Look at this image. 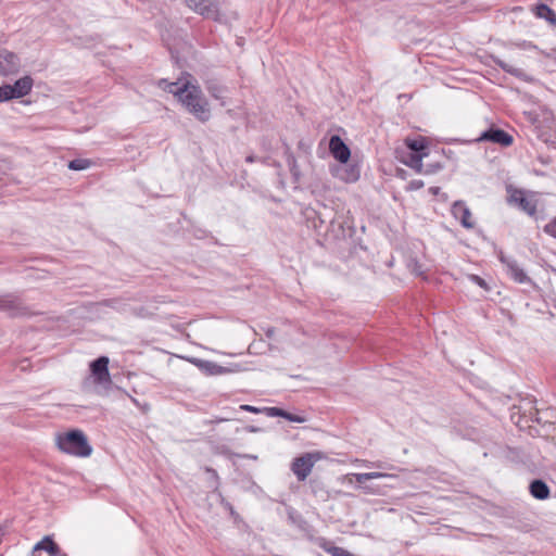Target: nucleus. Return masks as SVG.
I'll return each instance as SVG.
<instances>
[{
	"mask_svg": "<svg viewBox=\"0 0 556 556\" xmlns=\"http://www.w3.org/2000/svg\"><path fill=\"white\" fill-rule=\"evenodd\" d=\"M479 141H491L494 143H498L502 147H509L514 139L513 137L503 129L500 128H490L481 134L478 139Z\"/></svg>",
	"mask_w": 556,
	"mask_h": 556,
	"instance_id": "nucleus-9",
	"label": "nucleus"
},
{
	"mask_svg": "<svg viewBox=\"0 0 556 556\" xmlns=\"http://www.w3.org/2000/svg\"><path fill=\"white\" fill-rule=\"evenodd\" d=\"M357 178H358V173H357L354 168H352V169L348 173V176H346V177H344V179H345L346 181H355V180H357Z\"/></svg>",
	"mask_w": 556,
	"mask_h": 556,
	"instance_id": "nucleus-30",
	"label": "nucleus"
},
{
	"mask_svg": "<svg viewBox=\"0 0 556 556\" xmlns=\"http://www.w3.org/2000/svg\"><path fill=\"white\" fill-rule=\"evenodd\" d=\"M363 490H365L366 493H368V486H361Z\"/></svg>",
	"mask_w": 556,
	"mask_h": 556,
	"instance_id": "nucleus-38",
	"label": "nucleus"
},
{
	"mask_svg": "<svg viewBox=\"0 0 556 556\" xmlns=\"http://www.w3.org/2000/svg\"><path fill=\"white\" fill-rule=\"evenodd\" d=\"M186 5L193 12L205 18L214 21L220 20V10L218 0H184Z\"/></svg>",
	"mask_w": 556,
	"mask_h": 556,
	"instance_id": "nucleus-5",
	"label": "nucleus"
},
{
	"mask_svg": "<svg viewBox=\"0 0 556 556\" xmlns=\"http://www.w3.org/2000/svg\"><path fill=\"white\" fill-rule=\"evenodd\" d=\"M56 445L62 452L79 457H87L92 452L86 435L77 429L59 434L56 437Z\"/></svg>",
	"mask_w": 556,
	"mask_h": 556,
	"instance_id": "nucleus-2",
	"label": "nucleus"
},
{
	"mask_svg": "<svg viewBox=\"0 0 556 556\" xmlns=\"http://www.w3.org/2000/svg\"><path fill=\"white\" fill-rule=\"evenodd\" d=\"M544 231L556 239V217L544 226Z\"/></svg>",
	"mask_w": 556,
	"mask_h": 556,
	"instance_id": "nucleus-27",
	"label": "nucleus"
},
{
	"mask_svg": "<svg viewBox=\"0 0 556 556\" xmlns=\"http://www.w3.org/2000/svg\"><path fill=\"white\" fill-rule=\"evenodd\" d=\"M407 267L414 275L418 277H424L425 270L422 268V265L417 260H409L407 263Z\"/></svg>",
	"mask_w": 556,
	"mask_h": 556,
	"instance_id": "nucleus-24",
	"label": "nucleus"
},
{
	"mask_svg": "<svg viewBox=\"0 0 556 556\" xmlns=\"http://www.w3.org/2000/svg\"><path fill=\"white\" fill-rule=\"evenodd\" d=\"M11 99H14L11 85L0 86V102L9 101Z\"/></svg>",
	"mask_w": 556,
	"mask_h": 556,
	"instance_id": "nucleus-25",
	"label": "nucleus"
},
{
	"mask_svg": "<svg viewBox=\"0 0 556 556\" xmlns=\"http://www.w3.org/2000/svg\"><path fill=\"white\" fill-rule=\"evenodd\" d=\"M472 281H475L481 288H486V282L479 276H471Z\"/></svg>",
	"mask_w": 556,
	"mask_h": 556,
	"instance_id": "nucleus-32",
	"label": "nucleus"
},
{
	"mask_svg": "<svg viewBox=\"0 0 556 556\" xmlns=\"http://www.w3.org/2000/svg\"><path fill=\"white\" fill-rule=\"evenodd\" d=\"M0 311L11 318L30 317L37 314L23 299L15 293L0 295Z\"/></svg>",
	"mask_w": 556,
	"mask_h": 556,
	"instance_id": "nucleus-3",
	"label": "nucleus"
},
{
	"mask_svg": "<svg viewBox=\"0 0 556 556\" xmlns=\"http://www.w3.org/2000/svg\"><path fill=\"white\" fill-rule=\"evenodd\" d=\"M427 154H409L408 160L405 162L410 168L415 169L418 174H430L441 169L440 164L432 165L429 169H424L422 157Z\"/></svg>",
	"mask_w": 556,
	"mask_h": 556,
	"instance_id": "nucleus-14",
	"label": "nucleus"
},
{
	"mask_svg": "<svg viewBox=\"0 0 556 556\" xmlns=\"http://www.w3.org/2000/svg\"><path fill=\"white\" fill-rule=\"evenodd\" d=\"M317 457L314 454L306 453L293 459L291 470L299 481H304L312 472Z\"/></svg>",
	"mask_w": 556,
	"mask_h": 556,
	"instance_id": "nucleus-6",
	"label": "nucleus"
},
{
	"mask_svg": "<svg viewBox=\"0 0 556 556\" xmlns=\"http://www.w3.org/2000/svg\"><path fill=\"white\" fill-rule=\"evenodd\" d=\"M431 192H432L433 194H437V193L439 192V188H438V187H437V188H431Z\"/></svg>",
	"mask_w": 556,
	"mask_h": 556,
	"instance_id": "nucleus-36",
	"label": "nucleus"
},
{
	"mask_svg": "<svg viewBox=\"0 0 556 556\" xmlns=\"http://www.w3.org/2000/svg\"><path fill=\"white\" fill-rule=\"evenodd\" d=\"M20 70L18 56L8 50H0V75L7 76Z\"/></svg>",
	"mask_w": 556,
	"mask_h": 556,
	"instance_id": "nucleus-8",
	"label": "nucleus"
},
{
	"mask_svg": "<svg viewBox=\"0 0 556 556\" xmlns=\"http://www.w3.org/2000/svg\"><path fill=\"white\" fill-rule=\"evenodd\" d=\"M265 412L269 417H285L286 410L279 408V407H266Z\"/></svg>",
	"mask_w": 556,
	"mask_h": 556,
	"instance_id": "nucleus-26",
	"label": "nucleus"
},
{
	"mask_svg": "<svg viewBox=\"0 0 556 556\" xmlns=\"http://www.w3.org/2000/svg\"><path fill=\"white\" fill-rule=\"evenodd\" d=\"M406 146L408 147L409 150L415 152L414 154H425L424 150L427 149V144H426V142L422 139H420V140H417V139L407 140L406 141Z\"/></svg>",
	"mask_w": 556,
	"mask_h": 556,
	"instance_id": "nucleus-23",
	"label": "nucleus"
},
{
	"mask_svg": "<svg viewBox=\"0 0 556 556\" xmlns=\"http://www.w3.org/2000/svg\"><path fill=\"white\" fill-rule=\"evenodd\" d=\"M254 160H255V159H254V156H253V155H249V156H247V159H245V161H247L248 163H252V162H254Z\"/></svg>",
	"mask_w": 556,
	"mask_h": 556,
	"instance_id": "nucleus-35",
	"label": "nucleus"
},
{
	"mask_svg": "<svg viewBox=\"0 0 556 556\" xmlns=\"http://www.w3.org/2000/svg\"><path fill=\"white\" fill-rule=\"evenodd\" d=\"M492 59H493V62L495 63V65L501 67L504 72H506L519 79H522L525 81H528L530 79V77L525 73L523 70L507 63L506 61L502 60L498 56H492Z\"/></svg>",
	"mask_w": 556,
	"mask_h": 556,
	"instance_id": "nucleus-16",
	"label": "nucleus"
},
{
	"mask_svg": "<svg viewBox=\"0 0 556 556\" xmlns=\"http://www.w3.org/2000/svg\"><path fill=\"white\" fill-rule=\"evenodd\" d=\"M424 187V181L419 179L412 180L408 185L410 190H418Z\"/></svg>",
	"mask_w": 556,
	"mask_h": 556,
	"instance_id": "nucleus-29",
	"label": "nucleus"
},
{
	"mask_svg": "<svg viewBox=\"0 0 556 556\" xmlns=\"http://www.w3.org/2000/svg\"><path fill=\"white\" fill-rule=\"evenodd\" d=\"M34 80L30 76L26 75L17 79L14 85H11L14 99H18L28 94L33 88Z\"/></svg>",
	"mask_w": 556,
	"mask_h": 556,
	"instance_id": "nucleus-15",
	"label": "nucleus"
},
{
	"mask_svg": "<svg viewBox=\"0 0 556 556\" xmlns=\"http://www.w3.org/2000/svg\"><path fill=\"white\" fill-rule=\"evenodd\" d=\"M285 419L292 421V422H304L305 419L299 415L291 414L289 412H286V415L283 417Z\"/></svg>",
	"mask_w": 556,
	"mask_h": 556,
	"instance_id": "nucleus-28",
	"label": "nucleus"
},
{
	"mask_svg": "<svg viewBox=\"0 0 556 556\" xmlns=\"http://www.w3.org/2000/svg\"><path fill=\"white\" fill-rule=\"evenodd\" d=\"M509 202L518 204L519 207L530 216H534L536 213V204L527 199L522 191H514L509 197Z\"/></svg>",
	"mask_w": 556,
	"mask_h": 556,
	"instance_id": "nucleus-13",
	"label": "nucleus"
},
{
	"mask_svg": "<svg viewBox=\"0 0 556 556\" xmlns=\"http://www.w3.org/2000/svg\"><path fill=\"white\" fill-rule=\"evenodd\" d=\"M194 363L204 374L210 375V376L226 375V374H230V372L240 370V368L238 366H236V368H229V367L220 366L217 363H214L211 361L195 359Z\"/></svg>",
	"mask_w": 556,
	"mask_h": 556,
	"instance_id": "nucleus-12",
	"label": "nucleus"
},
{
	"mask_svg": "<svg viewBox=\"0 0 556 556\" xmlns=\"http://www.w3.org/2000/svg\"><path fill=\"white\" fill-rule=\"evenodd\" d=\"M240 408L242 410H245V412H250V413H254V414H257L261 412L260 408L257 407H254V406H251V405H248V404H244V405H241Z\"/></svg>",
	"mask_w": 556,
	"mask_h": 556,
	"instance_id": "nucleus-31",
	"label": "nucleus"
},
{
	"mask_svg": "<svg viewBox=\"0 0 556 556\" xmlns=\"http://www.w3.org/2000/svg\"><path fill=\"white\" fill-rule=\"evenodd\" d=\"M265 333L268 338H273L274 334H275V328L274 327H268L266 330H265Z\"/></svg>",
	"mask_w": 556,
	"mask_h": 556,
	"instance_id": "nucleus-33",
	"label": "nucleus"
},
{
	"mask_svg": "<svg viewBox=\"0 0 556 556\" xmlns=\"http://www.w3.org/2000/svg\"><path fill=\"white\" fill-rule=\"evenodd\" d=\"M34 551H46L49 556H66L65 554H61L59 545L49 536H45L41 541H39L35 545Z\"/></svg>",
	"mask_w": 556,
	"mask_h": 556,
	"instance_id": "nucleus-17",
	"label": "nucleus"
},
{
	"mask_svg": "<svg viewBox=\"0 0 556 556\" xmlns=\"http://www.w3.org/2000/svg\"><path fill=\"white\" fill-rule=\"evenodd\" d=\"M92 162L88 159H74L70 161L68 168L73 170H84L91 166Z\"/></svg>",
	"mask_w": 556,
	"mask_h": 556,
	"instance_id": "nucleus-22",
	"label": "nucleus"
},
{
	"mask_svg": "<svg viewBox=\"0 0 556 556\" xmlns=\"http://www.w3.org/2000/svg\"><path fill=\"white\" fill-rule=\"evenodd\" d=\"M453 216L459 220L463 227L471 229L475 226L471 212L463 201H456L452 206Z\"/></svg>",
	"mask_w": 556,
	"mask_h": 556,
	"instance_id": "nucleus-11",
	"label": "nucleus"
},
{
	"mask_svg": "<svg viewBox=\"0 0 556 556\" xmlns=\"http://www.w3.org/2000/svg\"><path fill=\"white\" fill-rule=\"evenodd\" d=\"M109 357L100 356L97 359L92 361L89 365L90 368V377L92 383L97 388H101L103 390L110 389L112 384L111 375L109 371Z\"/></svg>",
	"mask_w": 556,
	"mask_h": 556,
	"instance_id": "nucleus-4",
	"label": "nucleus"
},
{
	"mask_svg": "<svg viewBox=\"0 0 556 556\" xmlns=\"http://www.w3.org/2000/svg\"><path fill=\"white\" fill-rule=\"evenodd\" d=\"M531 495L536 500H546L549 496L548 485L540 479L533 480L529 486Z\"/></svg>",
	"mask_w": 556,
	"mask_h": 556,
	"instance_id": "nucleus-19",
	"label": "nucleus"
},
{
	"mask_svg": "<svg viewBox=\"0 0 556 556\" xmlns=\"http://www.w3.org/2000/svg\"><path fill=\"white\" fill-rule=\"evenodd\" d=\"M206 89L213 98L220 100L223 105L225 104L223 100L226 98L227 90L223 85L211 81L207 84Z\"/></svg>",
	"mask_w": 556,
	"mask_h": 556,
	"instance_id": "nucleus-21",
	"label": "nucleus"
},
{
	"mask_svg": "<svg viewBox=\"0 0 556 556\" xmlns=\"http://www.w3.org/2000/svg\"><path fill=\"white\" fill-rule=\"evenodd\" d=\"M372 465H374L375 467H377V468H381V467H382L380 463H376V464H372Z\"/></svg>",
	"mask_w": 556,
	"mask_h": 556,
	"instance_id": "nucleus-37",
	"label": "nucleus"
},
{
	"mask_svg": "<svg viewBox=\"0 0 556 556\" xmlns=\"http://www.w3.org/2000/svg\"><path fill=\"white\" fill-rule=\"evenodd\" d=\"M532 12L538 18H543L551 25H556V13L548 5L544 3L535 4Z\"/></svg>",
	"mask_w": 556,
	"mask_h": 556,
	"instance_id": "nucleus-18",
	"label": "nucleus"
},
{
	"mask_svg": "<svg viewBox=\"0 0 556 556\" xmlns=\"http://www.w3.org/2000/svg\"><path fill=\"white\" fill-rule=\"evenodd\" d=\"M329 150L332 156L340 163H346L351 156V151L349 147L337 135L330 138Z\"/></svg>",
	"mask_w": 556,
	"mask_h": 556,
	"instance_id": "nucleus-10",
	"label": "nucleus"
},
{
	"mask_svg": "<svg viewBox=\"0 0 556 556\" xmlns=\"http://www.w3.org/2000/svg\"><path fill=\"white\" fill-rule=\"evenodd\" d=\"M206 471L210 472L215 478L216 482L218 481V476H217L216 470H214L212 468H206Z\"/></svg>",
	"mask_w": 556,
	"mask_h": 556,
	"instance_id": "nucleus-34",
	"label": "nucleus"
},
{
	"mask_svg": "<svg viewBox=\"0 0 556 556\" xmlns=\"http://www.w3.org/2000/svg\"><path fill=\"white\" fill-rule=\"evenodd\" d=\"M500 261L506 266L507 274L518 283H530L531 279L525 273V270L518 265V263L504 255L503 252L500 253Z\"/></svg>",
	"mask_w": 556,
	"mask_h": 556,
	"instance_id": "nucleus-7",
	"label": "nucleus"
},
{
	"mask_svg": "<svg viewBox=\"0 0 556 556\" xmlns=\"http://www.w3.org/2000/svg\"><path fill=\"white\" fill-rule=\"evenodd\" d=\"M159 86L177 97L186 110L200 122L204 123L210 119L211 110L208 102L197 80L190 74L181 76L176 81L161 79Z\"/></svg>",
	"mask_w": 556,
	"mask_h": 556,
	"instance_id": "nucleus-1",
	"label": "nucleus"
},
{
	"mask_svg": "<svg viewBox=\"0 0 556 556\" xmlns=\"http://www.w3.org/2000/svg\"><path fill=\"white\" fill-rule=\"evenodd\" d=\"M387 477L386 473L372 471V472H363V473H349L345 479L352 483L353 479H355L358 483H364L365 481L379 479Z\"/></svg>",
	"mask_w": 556,
	"mask_h": 556,
	"instance_id": "nucleus-20",
	"label": "nucleus"
}]
</instances>
